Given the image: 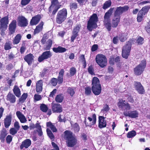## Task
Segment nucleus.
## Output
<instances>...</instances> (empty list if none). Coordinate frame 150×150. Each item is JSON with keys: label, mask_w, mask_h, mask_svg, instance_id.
<instances>
[{"label": "nucleus", "mask_w": 150, "mask_h": 150, "mask_svg": "<svg viewBox=\"0 0 150 150\" xmlns=\"http://www.w3.org/2000/svg\"><path fill=\"white\" fill-rule=\"evenodd\" d=\"M64 139L66 140V143L67 146L73 147L77 143V140L72 135V133L68 130L64 132Z\"/></svg>", "instance_id": "nucleus-1"}, {"label": "nucleus", "mask_w": 150, "mask_h": 150, "mask_svg": "<svg viewBox=\"0 0 150 150\" xmlns=\"http://www.w3.org/2000/svg\"><path fill=\"white\" fill-rule=\"evenodd\" d=\"M92 85V90L93 93L95 95H99L101 92V88L100 81L97 77H94L93 78Z\"/></svg>", "instance_id": "nucleus-2"}, {"label": "nucleus", "mask_w": 150, "mask_h": 150, "mask_svg": "<svg viewBox=\"0 0 150 150\" xmlns=\"http://www.w3.org/2000/svg\"><path fill=\"white\" fill-rule=\"evenodd\" d=\"M114 9V8H110L105 13L104 17V25L108 31H110L111 29V25L110 18L112 14Z\"/></svg>", "instance_id": "nucleus-3"}, {"label": "nucleus", "mask_w": 150, "mask_h": 150, "mask_svg": "<svg viewBox=\"0 0 150 150\" xmlns=\"http://www.w3.org/2000/svg\"><path fill=\"white\" fill-rule=\"evenodd\" d=\"M98 17L96 13H93L87 22V28L91 31L93 28H96L97 27V22L98 21Z\"/></svg>", "instance_id": "nucleus-4"}, {"label": "nucleus", "mask_w": 150, "mask_h": 150, "mask_svg": "<svg viewBox=\"0 0 150 150\" xmlns=\"http://www.w3.org/2000/svg\"><path fill=\"white\" fill-rule=\"evenodd\" d=\"M67 11L65 8H63L59 11L57 14L56 18L57 23L61 24L67 18Z\"/></svg>", "instance_id": "nucleus-5"}, {"label": "nucleus", "mask_w": 150, "mask_h": 150, "mask_svg": "<svg viewBox=\"0 0 150 150\" xmlns=\"http://www.w3.org/2000/svg\"><path fill=\"white\" fill-rule=\"evenodd\" d=\"M133 40H130L127 42L126 45L123 47L122 56L123 57L127 59L129 54Z\"/></svg>", "instance_id": "nucleus-6"}, {"label": "nucleus", "mask_w": 150, "mask_h": 150, "mask_svg": "<svg viewBox=\"0 0 150 150\" xmlns=\"http://www.w3.org/2000/svg\"><path fill=\"white\" fill-rule=\"evenodd\" d=\"M0 30L1 35L4 36L5 35V31L7 27V25L8 23V18L5 16L2 18L0 21Z\"/></svg>", "instance_id": "nucleus-7"}, {"label": "nucleus", "mask_w": 150, "mask_h": 150, "mask_svg": "<svg viewBox=\"0 0 150 150\" xmlns=\"http://www.w3.org/2000/svg\"><path fill=\"white\" fill-rule=\"evenodd\" d=\"M146 61H141L140 64L134 69V74L137 76L142 74L146 67Z\"/></svg>", "instance_id": "nucleus-8"}, {"label": "nucleus", "mask_w": 150, "mask_h": 150, "mask_svg": "<svg viewBox=\"0 0 150 150\" xmlns=\"http://www.w3.org/2000/svg\"><path fill=\"white\" fill-rule=\"evenodd\" d=\"M96 63L101 67H104L107 64V59L105 56L103 54H98L96 57Z\"/></svg>", "instance_id": "nucleus-9"}, {"label": "nucleus", "mask_w": 150, "mask_h": 150, "mask_svg": "<svg viewBox=\"0 0 150 150\" xmlns=\"http://www.w3.org/2000/svg\"><path fill=\"white\" fill-rule=\"evenodd\" d=\"M129 8V7L127 6L117 7L114 13V16L120 17V15L122 14L123 13L128 11Z\"/></svg>", "instance_id": "nucleus-10"}, {"label": "nucleus", "mask_w": 150, "mask_h": 150, "mask_svg": "<svg viewBox=\"0 0 150 150\" xmlns=\"http://www.w3.org/2000/svg\"><path fill=\"white\" fill-rule=\"evenodd\" d=\"M51 5L49 8V11L50 12L51 10L54 9L53 11L52 14L54 15L60 7L61 5L59 4V2L57 0H52L51 1Z\"/></svg>", "instance_id": "nucleus-11"}, {"label": "nucleus", "mask_w": 150, "mask_h": 150, "mask_svg": "<svg viewBox=\"0 0 150 150\" xmlns=\"http://www.w3.org/2000/svg\"><path fill=\"white\" fill-rule=\"evenodd\" d=\"M52 54L50 51H47L43 52L42 54L38 58V61L41 62L45 59H47L52 56Z\"/></svg>", "instance_id": "nucleus-12"}, {"label": "nucleus", "mask_w": 150, "mask_h": 150, "mask_svg": "<svg viewBox=\"0 0 150 150\" xmlns=\"http://www.w3.org/2000/svg\"><path fill=\"white\" fill-rule=\"evenodd\" d=\"M52 110L54 112L60 113L62 112V108L61 105L58 103L54 104L52 103Z\"/></svg>", "instance_id": "nucleus-13"}, {"label": "nucleus", "mask_w": 150, "mask_h": 150, "mask_svg": "<svg viewBox=\"0 0 150 150\" xmlns=\"http://www.w3.org/2000/svg\"><path fill=\"white\" fill-rule=\"evenodd\" d=\"M134 86L135 89L140 94L144 93L145 92L144 89L140 82H135L134 83Z\"/></svg>", "instance_id": "nucleus-14"}, {"label": "nucleus", "mask_w": 150, "mask_h": 150, "mask_svg": "<svg viewBox=\"0 0 150 150\" xmlns=\"http://www.w3.org/2000/svg\"><path fill=\"white\" fill-rule=\"evenodd\" d=\"M98 119L99 127L101 129L105 127L107 124L105 118L103 116H99Z\"/></svg>", "instance_id": "nucleus-15"}, {"label": "nucleus", "mask_w": 150, "mask_h": 150, "mask_svg": "<svg viewBox=\"0 0 150 150\" xmlns=\"http://www.w3.org/2000/svg\"><path fill=\"white\" fill-rule=\"evenodd\" d=\"M28 24L27 19L24 17H20L18 18V25L21 27L27 26Z\"/></svg>", "instance_id": "nucleus-16"}, {"label": "nucleus", "mask_w": 150, "mask_h": 150, "mask_svg": "<svg viewBox=\"0 0 150 150\" xmlns=\"http://www.w3.org/2000/svg\"><path fill=\"white\" fill-rule=\"evenodd\" d=\"M16 28V21H13L9 25V30L10 35H11L14 33L15 32Z\"/></svg>", "instance_id": "nucleus-17"}, {"label": "nucleus", "mask_w": 150, "mask_h": 150, "mask_svg": "<svg viewBox=\"0 0 150 150\" xmlns=\"http://www.w3.org/2000/svg\"><path fill=\"white\" fill-rule=\"evenodd\" d=\"M43 81L42 80L38 81L36 83V91L38 93H40L42 90Z\"/></svg>", "instance_id": "nucleus-18"}, {"label": "nucleus", "mask_w": 150, "mask_h": 150, "mask_svg": "<svg viewBox=\"0 0 150 150\" xmlns=\"http://www.w3.org/2000/svg\"><path fill=\"white\" fill-rule=\"evenodd\" d=\"M88 119L89 120V121L90 122L89 125H88V124H86V121L85 120L84 122L86 126H91L92 125H94L96 123V115L95 114H93V115L92 118L90 117H88Z\"/></svg>", "instance_id": "nucleus-19"}, {"label": "nucleus", "mask_w": 150, "mask_h": 150, "mask_svg": "<svg viewBox=\"0 0 150 150\" xmlns=\"http://www.w3.org/2000/svg\"><path fill=\"white\" fill-rule=\"evenodd\" d=\"M12 116L11 115L6 116V118L4 119V126L6 128L8 127L11 125V122Z\"/></svg>", "instance_id": "nucleus-20"}, {"label": "nucleus", "mask_w": 150, "mask_h": 150, "mask_svg": "<svg viewBox=\"0 0 150 150\" xmlns=\"http://www.w3.org/2000/svg\"><path fill=\"white\" fill-rule=\"evenodd\" d=\"M41 18V17L40 15H38L33 17L30 21V24L31 25H36L38 23Z\"/></svg>", "instance_id": "nucleus-21"}, {"label": "nucleus", "mask_w": 150, "mask_h": 150, "mask_svg": "<svg viewBox=\"0 0 150 150\" xmlns=\"http://www.w3.org/2000/svg\"><path fill=\"white\" fill-rule=\"evenodd\" d=\"M31 144V140L28 139H26L22 142L20 146V148L21 149H22L24 147L27 149L30 145Z\"/></svg>", "instance_id": "nucleus-22"}, {"label": "nucleus", "mask_w": 150, "mask_h": 150, "mask_svg": "<svg viewBox=\"0 0 150 150\" xmlns=\"http://www.w3.org/2000/svg\"><path fill=\"white\" fill-rule=\"evenodd\" d=\"M16 115L21 123L26 122L27 120L25 116L20 111H17L16 112Z\"/></svg>", "instance_id": "nucleus-23"}, {"label": "nucleus", "mask_w": 150, "mask_h": 150, "mask_svg": "<svg viewBox=\"0 0 150 150\" xmlns=\"http://www.w3.org/2000/svg\"><path fill=\"white\" fill-rule=\"evenodd\" d=\"M34 56L32 54H29L25 56L24 58V60L28 64V65H31L33 60Z\"/></svg>", "instance_id": "nucleus-24"}, {"label": "nucleus", "mask_w": 150, "mask_h": 150, "mask_svg": "<svg viewBox=\"0 0 150 150\" xmlns=\"http://www.w3.org/2000/svg\"><path fill=\"white\" fill-rule=\"evenodd\" d=\"M7 100L12 103H15L16 101L15 96L10 92H9L7 96Z\"/></svg>", "instance_id": "nucleus-25"}, {"label": "nucleus", "mask_w": 150, "mask_h": 150, "mask_svg": "<svg viewBox=\"0 0 150 150\" xmlns=\"http://www.w3.org/2000/svg\"><path fill=\"white\" fill-rule=\"evenodd\" d=\"M120 18L114 16L112 21V27L113 28L116 27L120 21Z\"/></svg>", "instance_id": "nucleus-26"}, {"label": "nucleus", "mask_w": 150, "mask_h": 150, "mask_svg": "<svg viewBox=\"0 0 150 150\" xmlns=\"http://www.w3.org/2000/svg\"><path fill=\"white\" fill-rule=\"evenodd\" d=\"M53 51L55 53H62L66 52L67 49L64 47L59 46L57 48L54 47L53 48Z\"/></svg>", "instance_id": "nucleus-27"}, {"label": "nucleus", "mask_w": 150, "mask_h": 150, "mask_svg": "<svg viewBox=\"0 0 150 150\" xmlns=\"http://www.w3.org/2000/svg\"><path fill=\"white\" fill-rule=\"evenodd\" d=\"M43 25L44 23L43 22H41L40 23L39 25L36 26L34 31V34H35L38 33L41 31L42 30Z\"/></svg>", "instance_id": "nucleus-28"}, {"label": "nucleus", "mask_w": 150, "mask_h": 150, "mask_svg": "<svg viewBox=\"0 0 150 150\" xmlns=\"http://www.w3.org/2000/svg\"><path fill=\"white\" fill-rule=\"evenodd\" d=\"M14 93L17 97H19L21 95V91L19 88L17 86L15 85L13 89Z\"/></svg>", "instance_id": "nucleus-29"}, {"label": "nucleus", "mask_w": 150, "mask_h": 150, "mask_svg": "<svg viewBox=\"0 0 150 150\" xmlns=\"http://www.w3.org/2000/svg\"><path fill=\"white\" fill-rule=\"evenodd\" d=\"M64 72V69H62L59 73V75L57 79L59 84H60L63 82Z\"/></svg>", "instance_id": "nucleus-30"}, {"label": "nucleus", "mask_w": 150, "mask_h": 150, "mask_svg": "<svg viewBox=\"0 0 150 150\" xmlns=\"http://www.w3.org/2000/svg\"><path fill=\"white\" fill-rule=\"evenodd\" d=\"M21 38V36L20 34H18L16 35L13 40V43L14 44H18Z\"/></svg>", "instance_id": "nucleus-31"}, {"label": "nucleus", "mask_w": 150, "mask_h": 150, "mask_svg": "<svg viewBox=\"0 0 150 150\" xmlns=\"http://www.w3.org/2000/svg\"><path fill=\"white\" fill-rule=\"evenodd\" d=\"M52 40L50 39L46 42V44L45 48V50H49L50 49L52 45Z\"/></svg>", "instance_id": "nucleus-32"}, {"label": "nucleus", "mask_w": 150, "mask_h": 150, "mask_svg": "<svg viewBox=\"0 0 150 150\" xmlns=\"http://www.w3.org/2000/svg\"><path fill=\"white\" fill-rule=\"evenodd\" d=\"M125 100H120L118 103L117 105L118 107L122 110L124 109V108L126 103H125Z\"/></svg>", "instance_id": "nucleus-33"}, {"label": "nucleus", "mask_w": 150, "mask_h": 150, "mask_svg": "<svg viewBox=\"0 0 150 150\" xmlns=\"http://www.w3.org/2000/svg\"><path fill=\"white\" fill-rule=\"evenodd\" d=\"M64 98L63 95L62 94H60L57 95L55 98V100L57 102L61 103L62 102Z\"/></svg>", "instance_id": "nucleus-34"}, {"label": "nucleus", "mask_w": 150, "mask_h": 150, "mask_svg": "<svg viewBox=\"0 0 150 150\" xmlns=\"http://www.w3.org/2000/svg\"><path fill=\"white\" fill-rule=\"evenodd\" d=\"M47 127H48L50 128L53 132H57V129L56 128L51 122H47Z\"/></svg>", "instance_id": "nucleus-35"}, {"label": "nucleus", "mask_w": 150, "mask_h": 150, "mask_svg": "<svg viewBox=\"0 0 150 150\" xmlns=\"http://www.w3.org/2000/svg\"><path fill=\"white\" fill-rule=\"evenodd\" d=\"M150 8V6H145L143 7L139 11L142 12L145 15L148 12Z\"/></svg>", "instance_id": "nucleus-36"}, {"label": "nucleus", "mask_w": 150, "mask_h": 150, "mask_svg": "<svg viewBox=\"0 0 150 150\" xmlns=\"http://www.w3.org/2000/svg\"><path fill=\"white\" fill-rule=\"evenodd\" d=\"M145 14H144L142 12L139 11L138 13L137 18V21L138 22H141L143 20Z\"/></svg>", "instance_id": "nucleus-37"}, {"label": "nucleus", "mask_w": 150, "mask_h": 150, "mask_svg": "<svg viewBox=\"0 0 150 150\" xmlns=\"http://www.w3.org/2000/svg\"><path fill=\"white\" fill-rule=\"evenodd\" d=\"M111 5V2L110 0H108L106 1L104 4L103 8L104 9H106L110 7Z\"/></svg>", "instance_id": "nucleus-38"}, {"label": "nucleus", "mask_w": 150, "mask_h": 150, "mask_svg": "<svg viewBox=\"0 0 150 150\" xmlns=\"http://www.w3.org/2000/svg\"><path fill=\"white\" fill-rule=\"evenodd\" d=\"M138 113L136 111H130V117L132 118H136L138 116Z\"/></svg>", "instance_id": "nucleus-39"}, {"label": "nucleus", "mask_w": 150, "mask_h": 150, "mask_svg": "<svg viewBox=\"0 0 150 150\" xmlns=\"http://www.w3.org/2000/svg\"><path fill=\"white\" fill-rule=\"evenodd\" d=\"M11 46L12 44L10 41L7 42L4 45V49L6 50H9L11 48Z\"/></svg>", "instance_id": "nucleus-40"}, {"label": "nucleus", "mask_w": 150, "mask_h": 150, "mask_svg": "<svg viewBox=\"0 0 150 150\" xmlns=\"http://www.w3.org/2000/svg\"><path fill=\"white\" fill-rule=\"evenodd\" d=\"M67 92L71 97H72L75 93L74 89L70 87H69L68 88Z\"/></svg>", "instance_id": "nucleus-41"}, {"label": "nucleus", "mask_w": 150, "mask_h": 150, "mask_svg": "<svg viewBox=\"0 0 150 150\" xmlns=\"http://www.w3.org/2000/svg\"><path fill=\"white\" fill-rule=\"evenodd\" d=\"M85 93L87 96L90 95L92 93L91 89V87L86 86L85 88Z\"/></svg>", "instance_id": "nucleus-42"}, {"label": "nucleus", "mask_w": 150, "mask_h": 150, "mask_svg": "<svg viewBox=\"0 0 150 150\" xmlns=\"http://www.w3.org/2000/svg\"><path fill=\"white\" fill-rule=\"evenodd\" d=\"M40 108L42 111L45 112H46L48 109L47 106L44 104H41Z\"/></svg>", "instance_id": "nucleus-43"}, {"label": "nucleus", "mask_w": 150, "mask_h": 150, "mask_svg": "<svg viewBox=\"0 0 150 150\" xmlns=\"http://www.w3.org/2000/svg\"><path fill=\"white\" fill-rule=\"evenodd\" d=\"M110 108L108 105H105L103 108L101 110L100 113L102 114H104L107 112L109 110Z\"/></svg>", "instance_id": "nucleus-44"}, {"label": "nucleus", "mask_w": 150, "mask_h": 150, "mask_svg": "<svg viewBox=\"0 0 150 150\" xmlns=\"http://www.w3.org/2000/svg\"><path fill=\"white\" fill-rule=\"evenodd\" d=\"M78 8V4L76 2L72 3L70 4V8L71 10L76 9Z\"/></svg>", "instance_id": "nucleus-45"}, {"label": "nucleus", "mask_w": 150, "mask_h": 150, "mask_svg": "<svg viewBox=\"0 0 150 150\" xmlns=\"http://www.w3.org/2000/svg\"><path fill=\"white\" fill-rule=\"evenodd\" d=\"M72 127L75 132H77L79 130V125L76 123L72 125Z\"/></svg>", "instance_id": "nucleus-46"}, {"label": "nucleus", "mask_w": 150, "mask_h": 150, "mask_svg": "<svg viewBox=\"0 0 150 150\" xmlns=\"http://www.w3.org/2000/svg\"><path fill=\"white\" fill-rule=\"evenodd\" d=\"M136 135V132L134 130H132L129 132L127 134V137L128 138L133 137Z\"/></svg>", "instance_id": "nucleus-47"}, {"label": "nucleus", "mask_w": 150, "mask_h": 150, "mask_svg": "<svg viewBox=\"0 0 150 150\" xmlns=\"http://www.w3.org/2000/svg\"><path fill=\"white\" fill-rule=\"evenodd\" d=\"M47 132L49 137L51 139H54V136L51 130L48 129H47Z\"/></svg>", "instance_id": "nucleus-48"}, {"label": "nucleus", "mask_w": 150, "mask_h": 150, "mask_svg": "<svg viewBox=\"0 0 150 150\" xmlns=\"http://www.w3.org/2000/svg\"><path fill=\"white\" fill-rule=\"evenodd\" d=\"M48 38L47 35V34H45L43 35V37L41 40V42L42 44H45Z\"/></svg>", "instance_id": "nucleus-49"}, {"label": "nucleus", "mask_w": 150, "mask_h": 150, "mask_svg": "<svg viewBox=\"0 0 150 150\" xmlns=\"http://www.w3.org/2000/svg\"><path fill=\"white\" fill-rule=\"evenodd\" d=\"M127 39V37L126 34H121L120 37L119 39L121 42H124Z\"/></svg>", "instance_id": "nucleus-50"}, {"label": "nucleus", "mask_w": 150, "mask_h": 150, "mask_svg": "<svg viewBox=\"0 0 150 150\" xmlns=\"http://www.w3.org/2000/svg\"><path fill=\"white\" fill-rule=\"evenodd\" d=\"M48 69H44L42 72H40V76L42 77L43 78L45 76L47 73Z\"/></svg>", "instance_id": "nucleus-51"}, {"label": "nucleus", "mask_w": 150, "mask_h": 150, "mask_svg": "<svg viewBox=\"0 0 150 150\" xmlns=\"http://www.w3.org/2000/svg\"><path fill=\"white\" fill-rule=\"evenodd\" d=\"M81 26L80 25H78L76 26V27L74 28V30L72 32L78 34V32L79 31V29L80 28Z\"/></svg>", "instance_id": "nucleus-52"}, {"label": "nucleus", "mask_w": 150, "mask_h": 150, "mask_svg": "<svg viewBox=\"0 0 150 150\" xmlns=\"http://www.w3.org/2000/svg\"><path fill=\"white\" fill-rule=\"evenodd\" d=\"M18 130L14 128H12L10 129V133L12 135L16 134Z\"/></svg>", "instance_id": "nucleus-53"}, {"label": "nucleus", "mask_w": 150, "mask_h": 150, "mask_svg": "<svg viewBox=\"0 0 150 150\" xmlns=\"http://www.w3.org/2000/svg\"><path fill=\"white\" fill-rule=\"evenodd\" d=\"M144 39L141 37H138L137 40V42L138 45H141L143 43Z\"/></svg>", "instance_id": "nucleus-54"}, {"label": "nucleus", "mask_w": 150, "mask_h": 150, "mask_svg": "<svg viewBox=\"0 0 150 150\" xmlns=\"http://www.w3.org/2000/svg\"><path fill=\"white\" fill-rule=\"evenodd\" d=\"M76 72V70L75 68L71 67L70 69V74L71 76H74Z\"/></svg>", "instance_id": "nucleus-55"}, {"label": "nucleus", "mask_w": 150, "mask_h": 150, "mask_svg": "<svg viewBox=\"0 0 150 150\" xmlns=\"http://www.w3.org/2000/svg\"><path fill=\"white\" fill-rule=\"evenodd\" d=\"M28 96L27 93H24L21 97L20 98L19 100L20 101H24L26 99Z\"/></svg>", "instance_id": "nucleus-56"}, {"label": "nucleus", "mask_w": 150, "mask_h": 150, "mask_svg": "<svg viewBox=\"0 0 150 150\" xmlns=\"http://www.w3.org/2000/svg\"><path fill=\"white\" fill-rule=\"evenodd\" d=\"M13 137L10 135H8L6 138V141L7 143L9 144L12 141Z\"/></svg>", "instance_id": "nucleus-57"}, {"label": "nucleus", "mask_w": 150, "mask_h": 150, "mask_svg": "<svg viewBox=\"0 0 150 150\" xmlns=\"http://www.w3.org/2000/svg\"><path fill=\"white\" fill-rule=\"evenodd\" d=\"M51 84L54 86H56L57 83V79L55 78H53L51 80Z\"/></svg>", "instance_id": "nucleus-58"}, {"label": "nucleus", "mask_w": 150, "mask_h": 150, "mask_svg": "<svg viewBox=\"0 0 150 150\" xmlns=\"http://www.w3.org/2000/svg\"><path fill=\"white\" fill-rule=\"evenodd\" d=\"M42 97L40 95L35 94L34 96L35 101H38L41 100Z\"/></svg>", "instance_id": "nucleus-59"}, {"label": "nucleus", "mask_w": 150, "mask_h": 150, "mask_svg": "<svg viewBox=\"0 0 150 150\" xmlns=\"http://www.w3.org/2000/svg\"><path fill=\"white\" fill-rule=\"evenodd\" d=\"M30 1L31 0H21V4L22 6H25L28 4Z\"/></svg>", "instance_id": "nucleus-60"}, {"label": "nucleus", "mask_w": 150, "mask_h": 150, "mask_svg": "<svg viewBox=\"0 0 150 150\" xmlns=\"http://www.w3.org/2000/svg\"><path fill=\"white\" fill-rule=\"evenodd\" d=\"M72 36L71 37V41L72 42H73L74 40L78 36V34L72 32Z\"/></svg>", "instance_id": "nucleus-61"}, {"label": "nucleus", "mask_w": 150, "mask_h": 150, "mask_svg": "<svg viewBox=\"0 0 150 150\" xmlns=\"http://www.w3.org/2000/svg\"><path fill=\"white\" fill-rule=\"evenodd\" d=\"M88 72L91 75H93L94 74L93 72L94 69L92 66H90L88 67Z\"/></svg>", "instance_id": "nucleus-62"}, {"label": "nucleus", "mask_w": 150, "mask_h": 150, "mask_svg": "<svg viewBox=\"0 0 150 150\" xmlns=\"http://www.w3.org/2000/svg\"><path fill=\"white\" fill-rule=\"evenodd\" d=\"M6 135V133L4 131H2L0 134V139H4Z\"/></svg>", "instance_id": "nucleus-63"}, {"label": "nucleus", "mask_w": 150, "mask_h": 150, "mask_svg": "<svg viewBox=\"0 0 150 150\" xmlns=\"http://www.w3.org/2000/svg\"><path fill=\"white\" fill-rule=\"evenodd\" d=\"M145 28L146 32L150 34V21L148 23V25L145 27Z\"/></svg>", "instance_id": "nucleus-64"}]
</instances>
